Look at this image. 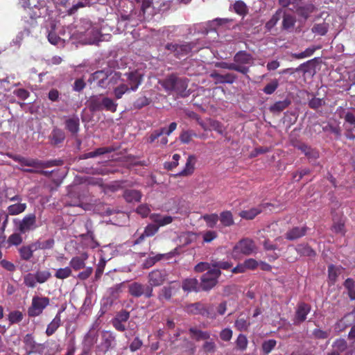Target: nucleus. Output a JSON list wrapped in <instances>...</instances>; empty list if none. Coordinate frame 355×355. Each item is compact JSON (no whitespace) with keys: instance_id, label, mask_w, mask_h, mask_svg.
<instances>
[{"instance_id":"f257e3e1","label":"nucleus","mask_w":355,"mask_h":355,"mask_svg":"<svg viewBox=\"0 0 355 355\" xmlns=\"http://www.w3.org/2000/svg\"><path fill=\"white\" fill-rule=\"evenodd\" d=\"M7 156L12 160L19 163L22 166L33 167L36 168H49L52 166H61L63 162L61 159H53L43 162L38 159L28 158L8 153Z\"/></svg>"},{"instance_id":"f03ea898","label":"nucleus","mask_w":355,"mask_h":355,"mask_svg":"<svg viewBox=\"0 0 355 355\" xmlns=\"http://www.w3.org/2000/svg\"><path fill=\"white\" fill-rule=\"evenodd\" d=\"M116 347V335L111 331L103 330L101 334L100 343L96 346V355H105Z\"/></svg>"},{"instance_id":"7ed1b4c3","label":"nucleus","mask_w":355,"mask_h":355,"mask_svg":"<svg viewBox=\"0 0 355 355\" xmlns=\"http://www.w3.org/2000/svg\"><path fill=\"white\" fill-rule=\"evenodd\" d=\"M16 227L20 234L28 233L37 227L35 214H26L21 220L15 221Z\"/></svg>"},{"instance_id":"20e7f679","label":"nucleus","mask_w":355,"mask_h":355,"mask_svg":"<svg viewBox=\"0 0 355 355\" xmlns=\"http://www.w3.org/2000/svg\"><path fill=\"white\" fill-rule=\"evenodd\" d=\"M213 306L206 308L201 302L189 304L184 306V311L189 314L200 315L202 316L216 318V314L212 311Z\"/></svg>"},{"instance_id":"39448f33","label":"nucleus","mask_w":355,"mask_h":355,"mask_svg":"<svg viewBox=\"0 0 355 355\" xmlns=\"http://www.w3.org/2000/svg\"><path fill=\"white\" fill-rule=\"evenodd\" d=\"M51 277L49 270H37L35 273H28L24 277V283L28 287H35L37 283L43 284Z\"/></svg>"},{"instance_id":"423d86ee","label":"nucleus","mask_w":355,"mask_h":355,"mask_svg":"<svg viewBox=\"0 0 355 355\" xmlns=\"http://www.w3.org/2000/svg\"><path fill=\"white\" fill-rule=\"evenodd\" d=\"M177 128V123L172 122L168 128H162L158 130H155L148 137L147 141L148 143L153 144L159 137H162L160 140L162 145H166L168 143V139L166 137H163L164 135H169L173 132Z\"/></svg>"},{"instance_id":"0eeeda50","label":"nucleus","mask_w":355,"mask_h":355,"mask_svg":"<svg viewBox=\"0 0 355 355\" xmlns=\"http://www.w3.org/2000/svg\"><path fill=\"white\" fill-rule=\"evenodd\" d=\"M256 250L254 241L250 239H243L239 241L233 248V254L250 255Z\"/></svg>"},{"instance_id":"6e6552de","label":"nucleus","mask_w":355,"mask_h":355,"mask_svg":"<svg viewBox=\"0 0 355 355\" xmlns=\"http://www.w3.org/2000/svg\"><path fill=\"white\" fill-rule=\"evenodd\" d=\"M221 272L218 268H212L209 270L206 273L202 275L201 286L202 288H212L218 283V279Z\"/></svg>"},{"instance_id":"1a4fd4ad","label":"nucleus","mask_w":355,"mask_h":355,"mask_svg":"<svg viewBox=\"0 0 355 355\" xmlns=\"http://www.w3.org/2000/svg\"><path fill=\"white\" fill-rule=\"evenodd\" d=\"M311 306L310 304L304 302L297 303L295 307V315L293 318V324L299 325L306 320L307 315L311 312Z\"/></svg>"},{"instance_id":"9d476101","label":"nucleus","mask_w":355,"mask_h":355,"mask_svg":"<svg viewBox=\"0 0 355 355\" xmlns=\"http://www.w3.org/2000/svg\"><path fill=\"white\" fill-rule=\"evenodd\" d=\"M109 69L98 70L92 73L88 79L89 83H96V85L101 88L106 89L108 87Z\"/></svg>"},{"instance_id":"9b49d317","label":"nucleus","mask_w":355,"mask_h":355,"mask_svg":"<svg viewBox=\"0 0 355 355\" xmlns=\"http://www.w3.org/2000/svg\"><path fill=\"white\" fill-rule=\"evenodd\" d=\"M98 337V330L95 323H94L87 334L85 335L83 345L85 352L90 351L92 347L96 343Z\"/></svg>"},{"instance_id":"f8f14e48","label":"nucleus","mask_w":355,"mask_h":355,"mask_svg":"<svg viewBox=\"0 0 355 355\" xmlns=\"http://www.w3.org/2000/svg\"><path fill=\"white\" fill-rule=\"evenodd\" d=\"M49 303V300L46 297H33L32 304L28 310V315L30 317L39 315Z\"/></svg>"},{"instance_id":"ddd939ff","label":"nucleus","mask_w":355,"mask_h":355,"mask_svg":"<svg viewBox=\"0 0 355 355\" xmlns=\"http://www.w3.org/2000/svg\"><path fill=\"white\" fill-rule=\"evenodd\" d=\"M125 76L128 82L129 89L132 91H136L143 82L144 74L140 70L136 69L126 73Z\"/></svg>"},{"instance_id":"4468645a","label":"nucleus","mask_w":355,"mask_h":355,"mask_svg":"<svg viewBox=\"0 0 355 355\" xmlns=\"http://www.w3.org/2000/svg\"><path fill=\"white\" fill-rule=\"evenodd\" d=\"M119 290H113L109 296L104 297L101 300V309L98 312L99 317L104 315L106 312H107L110 310V309L114 304L117 303L116 299L119 296Z\"/></svg>"},{"instance_id":"2eb2a0df","label":"nucleus","mask_w":355,"mask_h":355,"mask_svg":"<svg viewBox=\"0 0 355 355\" xmlns=\"http://www.w3.org/2000/svg\"><path fill=\"white\" fill-rule=\"evenodd\" d=\"M339 117L344 119V126L355 128V107L338 109Z\"/></svg>"},{"instance_id":"dca6fc26","label":"nucleus","mask_w":355,"mask_h":355,"mask_svg":"<svg viewBox=\"0 0 355 355\" xmlns=\"http://www.w3.org/2000/svg\"><path fill=\"white\" fill-rule=\"evenodd\" d=\"M209 76L211 78L216 80V84H232L237 79V76L233 73L220 74L216 71H214L210 73Z\"/></svg>"},{"instance_id":"f3484780","label":"nucleus","mask_w":355,"mask_h":355,"mask_svg":"<svg viewBox=\"0 0 355 355\" xmlns=\"http://www.w3.org/2000/svg\"><path fill=\"white\" fill-rule=\"evenodd\" d=\"M308 227L306 225L302 227H293L289 229L285 234V239L288 241H295L299 239L306 234Z\"/></svg>"},{"instance_id":"a211bd4d","label":"nucleus","mask_w":355,"mask_h":355,"mask_svg":"<svg viewBox=\"0 0 355 355\" xmlns=\"http://www.w3.org/2000/svg\"><path fill=\"white\" fill-rule=\"evenodd\" d=\"M65 129L75 136L80 130V119L77 115H72L66 119L64 121Z\"/></svg>"},{"instance_id":"6ab92c4d","label":"nucleus","mask_w":355,"mask_h":355,"mask_svg":"<svg viewBox=\"0 0 355 355\" xmlns=\"http://www.w3.org/2000/svg\"><path fill=\"white\" fill-rule=\"evenodd\" d=\"M294 147L301 150L302 153L307 157L308 159L312 161L315 160L319 157V152L317 149L304 144L300 143L294 145Z\"/></svg>"},{"instance_id":"aec40b11","label":"nucleus","mask_w":355,"mask_h":355,"mask_svg":"<svg viewBox=\"0 0 355 355\" xmlns=\"http://www.w3.org/2000/svg\"><path fill=\"white\" fill-rule=\"evenodd\" d=\"M215 67L224 69L233 70L242 74L247 75L250 71V68L246 66H241L236 63H229L226 62H218L215 63Z\"/></svg>"},{"instance_id":"412c9836","label":"nucleus","mask_w":355,"mask_h":355,"mask_svg":"<svg viewBox=\"0 0 355 355\" xmlns=\"http://www.w3.org/2000/svg\"><path fill=\"white\" fill-rule=\"evenodd\" d=\"M166 280L165 271L155 270L148 275V282L151 286H159Z\"/></svg>"},{"instance_id":"4be33fe9","label":"nucleus","mask_w":355,"mask_h":355,"mask_svg":"<svg viewBox=\"0 0 355 355\" xmlns=\"http://www.w3.org/2000/svg\"><path fill=\"white\" fill-rule=\"evenodd\" d=\"M142 193L137 189H125L123 193V198L128 203L139 202L142 198Z\"/></svg>"},{"instance_id":"5701e85b","label":"nucleus","mask_w":355,"mask_h":355,"mask_svg":"<svg viewBox=\"0 0 355 355\" xmlns=\"http://www.w3.org/2000/svg\"><path fill=\"white\" fill-rule=\"evenodd\" d=\"M196 163V157L193 155H189L184 168L179 171V176L187 177L191 175L194 172Z\"/></svg>"},{"instance_id":"b1692460","label":"nucleus","mask_w":355,"mask_h":355,"mask_svg":"<svg viewBox=\"0 0 355 355\" xmlns=\"http://www.w3.org/2000/svg\"><path fill=\"white\" fill-rule=\"evenodd\" d=\"M117 149H118V148L114 147V146H107V147L98 148H96L94 151L89 152V153L83 154L81 156V159H89V158L95 157L100 156V155H104V154H107V153H110L114 152Z\"/></svg>"},{"instance_id":"393cba45","label":"nucleus","mask_w":355,"mask_h":355,"mask_svg":"<svg viewBox=\"0 0 355 355\" xmlns=\"http://www.w3.org/2000/svg\"><path fill=\"white\" fill-rule=\"evenodd\" d=\"M267 205H268V203H266L265 205H260L256 207H253L248 210L241 211L239 213V216L241 217L242 218H244L246 220H252L257 215L261 214L263 211V208L266 207Z\"/></svg>"},{"instance_id":"a878e982","label":"nucleus","mask_w":355,"mask_h":355,"mask_svg":"<svg viewBox=\"0 0 355 355\" xmlns=\"http://www.w3.org/2000/svg\"><path fill=\"white\" fill-rule=\"evenodd\" d=\"M234 63L243 66L244 64H251L253 58L252 55L245 51H239L234 56Z\"/></svg>"},{"instance_id":"bb28decb","label":"nucleus","mask_w":355,"mask_h":355,"mask_svg":"<svg viewBox=\"0 0 355 355\" xmlns=\"http://www.w3.org/2000/svg\"><path fill=\"white\" fill-rule=\"evenodd\" d=\"M159 83L166 92H171L175 90L178 85V76L175 74H171Z\"/></svg>"},{"instance_id":"cd10ccee","label":"nucleus","mask_w":355,"mask_h":355,"mask_svg":"<svg viewBox=\"0 0 355 355\" xmlns=\"http://www.w3.org/2000/svg\"><path fill=\"white\" fill-rule=\"evenodd\" d=\"M64 310L62 309L58 311L53 320L48 324L46 334L48 336L53 335L61 324V313Z\"/></svg>"},{"instance_id":"c85d7f7f","label":"nucleus","mask_w":355,"mask_h":355,"mask_svg":"<svg viewBox=\"0 0 355 355\" xmlns=\"http://www.w3.org/2000/svg\"><path fill=\"white\" fill-rule=\"evenodd\" d=\"M150 220L158 226L160 227L172 223L173 218L170 216H163L159 214H152L150 216Z\"/></svg>"},{"instance_id":"c756f323","label":"nucleus","mask_w":355,"mask_h":355,"mask_svg":"<svg viewBox=\"0 0 355 355\" xmlns=\"http://www.w3.org/2000/svg\"><path fill=\"white\" fill-rule=\"evenodd\" d=\"M51 144L57 146L64 141L65 139L64 132L58 128H54L49 136Z\"/></svg>"},{"instance_id":"7c9ffc66","label":"nucleus","mask_w":355,"mask_h":355,"mask_svg":"<svg viewBox=\"0 0 355 355\" xmlns=\"http://www.w3.org/2000/svg\"><path fill=\"white\" fill-rule=\"evenodd\" d=\"M291 103V101L288 98L277 101L269 107V111L272 114H279L286 109Z\"/></svg>"},{"instance_id":"2f4dec72","label":"nucleus","mask_w":355,"mask_h":355,"mask_svg":"<svg viewBox=\"0 0 355 355\" xmlns=\"http://www.w3.org/2000/svg\"><path fill=\"white\" fill-rule=\"evenodd\" d=\"M340 273L341 267L336 266L334 264L328 266V282L329 286L334 284Z\"/></svg>"},{"instance_id":"473e14b6","label":"nucleus","mask_w":355,"mask_h":355,"mask_svg":"<svg viewBox=\"0 0 355 355\" xmlns=\"http://www.w3.org/2000/svg\"><path fill=\"white\" fill-rule=\"evenodd\" d=\"M23 341L25 345L27 355L35 353L39 343L35 342L33 335L30 334H26Z\"/></svg>"},{"instance_id":"72a5a7b5","label":"nucleus","mask_w":355,"mask_h":355,"mask_svg":"<svg viewBox=\"0 0 355 355\" xmlns=\"http://www.w3.org/2000/svg\"><path fill=\"white\" fill-rule=\"evenodd\" d=\"M18 251L21 259L26 261L31 260L33 257V252H35L33 248H32L31 243L22 245L19 248Z\"/></svg>"},{"instance_id":"f704fd0d","label":"nucleus","mask_w":355,"mask_h":355,"mask_svg":"<svg viewBox=\"0 0 355 355\" xmlns=\"http://www.w3.org/2000/svg\"><path fill=\"white\" fill-rule=\"evenodd\" d=\"M55 352L50 343H39L35 352L40 355H55Z\"/></svg>"},{"instance_id":"c9c22d12","label":"nucleus","mask_w":355,"mask_h":355,"mask_svg":"<svg viewBox=\"0 0 355 355\" xmlns=\"http://www.w3.org/2000/svg\"><path fill=\"white\" fill-rule=\"evenodd\" d=\"M26 203L18 202L9 205L7 207V211L11 216L19 215L23 213L26 209Z\"/></svg>"},{"instance_id":"e433bc0d","label":"nucleus","mask_w":355,"mask_h":355,"mask_svg":"<svg viewBox=\"0 0 355 355\" xmlns=\"http://www.w3.org/2000/svg\"><path fill=\"white\" fill-rule=\"evenodd\" d=\"M296 251L301 256L314 257L316 255L315 251L307 244L298 245Z\"/></svg>"},{"instance_id":"4c0bfd02","label":"nucleus","mask_w":355,"mask_h":355,"mask_svg":"<svg viewBox=\"0 0 355 355\" xmlns=\"http://www.w3.org/2000/svg\"><path fill=\"white\" fill-rule=\"evenodd\" d=\"M87 259V254H83V257H74L71 259L69 264L74 270H79L85 268V261Z\"/></svg>"},{"instance_id":"58836bf2","label":"nucleus","mask_w":355,"mask_h":355,"mask_svg":"<svg viewBox=\"0 0 355 355\" xmlns=\"http://www.w3.org/2000/svg\"><path fill=\"white\" fill-rule=\"evenodd\" d=\"M315 7L312 4H307L304 6H300L297 8L296 12L304 19L309 18V15L314 11Z\"/></svg>"},{"instance_id":"ea45409f","label":"nucleus","mask_w":355,"mask_h":355,"mask_svg":"<svg viewBox=\"0 0 355 355\" xmlns=\"http://www.w3.org/2000/svg\"><path fill=\"white\" fill-rule=\"evenodd\" d=\"M102 106L103 110H105L114 113L116 111L118 103L110 98L103 97L102 98Z\"/></svg>"},{"instance_id":"a19ab883","label":"nucleus","mask_w":355,"mask_h":355,"mask_svg":"<svg viewBox=\"0 0 355 355\" xmlns=\"http://www.w3.org/2000/svg\"><path fill=\"white\" fill-rule=\"evenodd\" d=\"M189 332L193 335L196 340H208L210 338V333L209 331H203L195 327L189 329Z\"/></svg>"},{"instance_id":"79ce46f5","label":"nucleus","mask_w":355,"mask_h":355,"mask_svg":"<svg viewBox=\"0 0 355 355\" xmlns=\"http://www.w3.org/2000/svg\"><path fill=\"white\" fill-rule=\"evenodd\" d=\"M23 241V239L20 234L19 233H13L11 235H10L6 241V243L7 245H6V248H8L12 245L17 246L20 245Z\"/></svg>"},{"instance_id":"37998d69","label":"nucleus","mask_w":355,"mask_h":355,"mask_svg":"<svg viewBox=\"0 0 355 355\" xmlns=\"http://www.w3.org/2000/svg\"><path fill=\"white\" fill-rule=\"evenodd\" d=\"M220 220L223 225L230 227L234 224L233 216L230 211H225L220 214Z\"/></svg>"},{"instance_id":"c03bdc74","label":"nucleus","mask_w":355,"mask_h":355,"mask_svg":"<svg viewBox=\"0 0 355 355\" xmlns=\"http://www.w3.org/2000/svg\"><path fill=\"white\" fill-rule=\"evenodd\" d=\"M282 13V9H278L275 13L272 16L270 19L266 23L265 28L267 31H270L280 19Z\"/></svg>"},{"instance_id":"a18cd8bd","label":"nucleus","mask_w":355,"mask_h":355,"mask_svg":"<svg viewBox=\"0 0 355 355\" xmlns=\"http://www.w3.org/2000/svg\"><path fill=\"white\" fill-rule=\"evenodd\" d=\"M329 30V24L326 22H322L320 24H315L311 31L313 33L318 34L319 35L323 36L327 34Z\"/></svg>"},{"instance_id":"49530a36","label":"nucleus","mask_w":355,"mask_h":355,"mask_svg":"<svg viewBox=\"0 0 355 355\" xmlns=\"http://www.w3.org/2000/svg\"><path fill=\"white\" fill-rule=\"evenodd\" d=\"M89 108L92 111L103 110L102 98L100 96H92L89 100Z\"/></svg>"},{"instance_id":"de8ad7c7","label":"nucleus","mask_w":355,"mask_h":355,"mask_svg":"<svg viewBox=\"0 0 355 355\" xmlns=\"http://www.w3.org/2000/svg\"><path fill=\"white\" fill-rule=\"evenodd\" d=\"M233 7L234 12L241 16L246 15L248 12L246 4L242 1H236L234 3Z\"/></svg>"},{"instance_id":"09e8293b","label":"nucleus","mask_w":355,"mask_h":355,"mask_svg":"<svg viewBox=\"0 0 355 355\" xmlns=\"http://www.w3.org/2000/svg\"><path fill=\"white\" fill-rule=\"evenodd\" d=\"M277 341L275 339H269L264 340L262 343L261 348L264 354H270L275 347Z\"/></svg>"},{"instance_id":"8fccbe9b","label":"nucleus","mask_w":355,"mask_h":355,"mask_svg":"<svg viewBox=\"0 0 355 355\" xmlns=\"http://www.w3.org/2000/svg\"><path fill=\"white\" fill-rule=\"evenodd\" d=\"M279 87V81L277 79H272L263 89V92L268 95L273 94Z\"/></svg>"},{"instance_id":"3c124183","label":"nucleus","mask_w":355,"mask_h":355,"mask_svg":"<svg viewBox=\"0 0 355 355\" xmlns=\"http://www.w3.org/2000/svg\"><path fill=\"white\" fill-rule=\"evenodd\" d=\"M234 326L239 331H246L250 326V322L244 318H238L235 321Z\"/></svg>"},{"instance_id":"603ef678","label":"nucleus","mask_w":355,"mask_h":355,"mask_svg":"<svg viewBox=\"0 0 355 355\" xmlns=\"http://www.w3.org/2000/svg\"><path fill=\"white\" fill-rule=\"evenodd\" d=\"M130 91L129 87L126 84H120L119 86L116 87L114 89V94L116 99H120L122 98L123 95L125 94L127 92Z\"/></svg>"},{"instance_id":"864d4df0","label":"nucleus","mask_w":355,"mask_h":355,"mask_svg":"<svg viewBox=\"0 0 355 355\" xmlns=\"http://www.w3.org/2000/svg\"><path fill=\"white\" fill-rule=\"evenodd\" d=\"M322 130L324 132H330L335 135L336 137H340L341 135V130L339 125H334L331 123H328L325 125L322 126Z\"/></svg>"},{"instance_id":"5fc2aeb1","label":"nucleus","mask_w":355,"mask_h":355,"mask_svg":"<svg viewBox=\"0 0 355 355\" xmlns=\"http://www.w3.org/2000/svg\"><path fill=\"white\" fill-rule=\"evenodd\" d=\"M178 248H175L173 251L164 253V254H157V260L161 261L162 259H164L166 261H168V263H171L172 259H174L175 261V257L176 254L178 253Z\"/></svg>"},{"instance_id":"6e6d98bb","label":"nucleus","mask_w":355,"mask_h":355,"mask_svg":"<svg viewBox=\"0 0 355 355\" xmlns=\"http://www.w3.org/2000/svg\"><path fill=\"white\" fill-rule=\"evenodd\" d=\"M108 75V87H110L111 85H114L118 83L119 80L121 78V73L109 69Z\"/></svg>"},{"instance_id":"4d7b16f0","label":"nucleus","mask_w":355,"mask_h":355,"mask_svg":"<svg viewBox=\"0 0 355 355\" xmlns=\"http://www.w3.org/2000/svg\"><path fill=\"white\" fill-rule=\"evenodd\" d=\"M295 19L291 15H284L282 21V27L284 29H289L294 26Z\"/></svg>"},{"instance_id":"13d9d810","label":"nucleus","mask_w":355,"mask_h":355,"mask_svg":"<svg viewBox=\"0 0 355 355\" xmlns=\"http://www.w3.org/2000/svg\"><path fill=\"white\" fill-rule=\"evenodd\" d=\"M72 271L70 267H65L57 270L55 276L58 279H64L71 275Z\"/></svg>"},{"instance_id":"bf43d9fd","label":"nucleus","mask_w":355,"mask_h":355,"mask_svg":"<svg viewBox=\"0 0 355 355\" xmlns=\"http://www.w3.org/2000/svg\"><path fill=\"white\" fill-rule=\"evenodd\" d=\"M202 218L209 227H214L218 220V216L216 214H205Z\"/></svg>"},{"instance_id":"052dcab7","label":"nucleus","mask_w":355,"mask_h":355,"mask_svg":"<svg viewBox=\"0 0 355 355\" xmlns=\"http://www.w3.org/2000/svg\"><path fill=\"white\" fill-rule=\"evenodd\" d=\"M248 343L247 337L241 334L238 336L236 340V347L241 351H244L247 348Z\"/></svg>"},{"instance_id":"680f3d73","label":"nucleus","mask_w":355,"mask_h":355,"mask_svg":"<svg viewBox=\"0 0 355 355\" xmlns=\"http://www.w3.org/2000/svg\"><path fill=\"white\" fill-rule=\"evenodd\" d=\"M211 266L214 268H218L220 270V269L228 270L230 268H232V263L231 262L227 261H212Z\"/></svg>"},{"instance_id":"e2e57ef3","label":"nucleus","mask_w":355,"mask_h":355,"mask_svg":"<svg viewBox=\"0 0 355 355\" xmlns=\"http://www.w3.org/2000/svg\"><path fill=\"white\" fill-rule=\"evenodd\" d=\"M23 319V314L19 311H14L9 313L8 320L10 324H15L21 322Z\"/></svg>"},{"instance_id":"0e129e2a","label":"nucleus","mask_w":355,"mask_h":355,"mask_svg":"<svg viewBox=\"0 0 355 355\" xmlns=\"http://www.w3.org/2000/svg\"><path fill=\"white\" fill-rule=\"evenodd\" d=\"M325 104V101L323 98H311L309 103V107L313 110H318Z\"/></svg>"},{"instance_id":"69168bd1","label":"nucleus","mask_w":355,"mask_h":355,"mask_svg":"<svg viewBox=\"0 0 355 355\" xmlns=\"http://www.w3.org/2000/svg\"><path fill=\"white\" fill-rule=\"evenodd\" d=\"M48 40L51 44L54 45L58 44V43L61 42V38L55 32V26H53L51 30L49 32Z\"/></svg>"},{"instance_id":"338daca9","label":"nucleus","mask_w":355,"mask_h":355,"mask_svg":"<svg viewBox=\"0 0 355 355\" xmlns=\"http://www.w3.org/2000/svg\"><path fill=\"white\" fill-rule=\"evenodd\" d=\"M150 103V100L146 96H141L139 97L135 102H134V107L136 109H141L148 105H149Z\"/></svg>"},{"instance_id":"774afa93","label":"nucleus","mask_w":355,"mask_h":355,"mask_svg":"<svg viewBox=\"0 0 355 355\" xmlns=\"http://www.w3.org/2000/svg\"><path fill=\"white\" fill-rule=\"evenodd\" d=\"M105 265H106L105 259L104 258H101L98 261V263L97 265V268L96 270V272H95L96 279H98L99 278H101V277L102 276V275L104 272Z\"/></svg>"}]
</instances>
